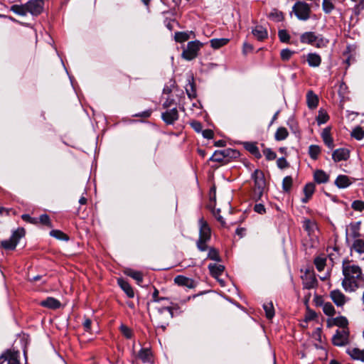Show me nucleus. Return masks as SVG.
I'll use <instances>...</instances> for the list:
<instances>
[{
  "label": "nucleus",
  "instance_id": "obj_30",
  "mask_svg": "<svg viewBox=\"0 0 364 364\" xmlns=\"http://www.w3.org/2000/svg\"><path fill=\"white\" fill-rule=\"evenodd\" d=\"M268 18L275 22H280L284 19V14L282 11L273 9L268 14Z\"/></svg>",
  "mask_w": 364,
  "mask_h": 364
},
{
  "label": "nucleus",
  "instance_id": "obj_47",
  "mask_svg": "<svg viewBox=\"0 0 364 364\" xmlns=\"http://www.w3.org/2000/svg\"><path fill=\"white\" fill-rule=\"evenodd\" d=\"M208 257L214 261H217V262L220 261V257L218 255V252L214 248H210L209 250Z\"/></svg>",
  "mask_w": 364,
  "mask_h": 364
},
{
  "label": "nucleus",
  "instance_id": "obj_19",
  "mask_svg": "<svg viewBox=\"0 0 364 364\" xmlns=\"http://www.w3.org/2000/svg\"><path fill=\"white\" fill-rule=\"evenodd\" d=\"M348 354L354 360H360L364 362V349L350 348L347 350Z\"/></svg>",
  "mask_w": 364,
  "mask_h": 364
},
{
  "label": "nucleus",
  "instance_id": "obj_26",
  "mask_svg": "<svg viewBox=\"0 0 364 364\" xmlns=\"http://www.w3.org/2000/svg\"><path fill=\"white\" fill-rule=\"evenodd\" d=\"M303 227L309 235L314 234L315 231L317 230V225L316 222L314 220H311L309 219H305L304 220Z\"/></svg>",
  "mask_w": 364,
  "mask_h": 364
},
{
  "label": "nucleus",
  "instance_id": "obj_22",
  "mask_svg": "<svg viewBox=\"0 0 364 364\" xmlns=\"http://www.w3.org/2000/svg\"><path fill=\"white\" fill-rule=\"evenodd\" d=\"M306 102L310 109H315L318 106V98L311 90L307 92Z\"/></svg>",
  "mask_w": 364,
  "mask_h": 364
},
{
  "label": "nucleus",
  "instance_id": "obj_25",
  "mask_svg": "<svg viewBox=\"0 0 364 364\" xmlns=\"http://www.w3.org/2000/svg\"><path fill=\"white\" fill-rule=\"evenodd\" d=\"M306 60L311 67H318L321 63V58L316 53H309L306 56Z\"/></svg>",
  "mask_w": 364,
  "mask_h": 364
},
{
  "label": "nucleus",
  "instance_id": "obj_50",
  "mask_svg": "<svg viewBox=\"0 0 364 364\" xmlns=\"http://www.w3.org/2000/svg\"><path fill=\"white\" fill-rule=\"evenodd\" d=\"M278 36L282 42L287 43L289 41L290 36L286 30H280Z\"/></svg>",
  "mask_w": 364,
  "mask_h": 364
},
{
  "label": "nucleus",
  "instance_id": "obj_4",
  "mask_svg": "<svg viewBox=\"0 0 364 364\" xmlns=\"http://www.w3.org/2000/svg\"><path fill=\"white\" fill-rule=\"evenodd\" d=\"M252 178L255 181V197L257 200L260 199L265 188V180L263 173L261 171L255 170L252 175Z\"/></svg>",
  "mask_w": 364,
  "mask_h": 364
},
{
  "label": "nucleus",
  "instance_id": "obj_45",
  "mask_svg": "<svg viewBox=\"0 0 364 364\" xmlns=\"http://www.w3.org/2000/svg\"><path fill=\"white\" fill-rule=\"evenodd\" d=\"M354 250L359 252H364V242L362 240H356L353 243Z\"/></svg>",
  "mask_w": 364,
  "mask_h": 364
},
{
  "label": "nucleus",
  "instance_id": "obj_8",
  "mask_svg": "<svg viewBox=\"0 0 364 364\" xmlns=\"http://www.w3.org/2000/svg\"><path fill=\"white\" fill-rule=\"evenodd\" d=\"M333 343L337 346H342L348 342V331L346 328H343L337 330L332 338Z\"/></svg>",
  "mask_w": 364,
  "mask_h": 364
},
{
  "label": "nucleus",
  "instance_id": "obj_46",
  "mask_svg": "<svg viewBox=\"0 0 364 364\" xmlns=\"http://www.w3.org/2000/svg\"><path fill=\"white\" fill-rule=\"evenodd\" d=\"M292 186V178L290 176H286L283 179L282 187L285 191H289Z\"/></svg>",
  "mask_w": 364,
  "mask_h": 364
},
{
  "label": "nucleus",
  "instance_id": "obj_49",
  "mask_svg": "<svg viewBox=\"0 0 364 364\" xmlns=\"http://www.w3.org/2000/svg\"><path fill=\"white\" fill-rule=\"evenodd\" d=\"M120 331L127 338H132V330L127 326L122 324L120 326Z\"/></svg>",
  "mask_w": 364,
  "mask_h": 364
},
{
  "label": "nucleus",
  "instance_id": "obj_58",
  "mask_svg": "<svg viewBox=\"0 0 364 364\" xmlns=\"http://www.w3.org/2000/svg\"><path fill=\"white\" fill-rule=\"evenodd\" d=\"M191 126L197 132L202 131V124L199 122L192 121L191 122Z\"/></svg>",
  "mask_w": 364,
  "mask_h": 364
},
{
  "label": "nucleus",
  "instance_id": "obj_11",
  "mask_svg": "<svg viewBox=\"0 0 364 364\" xmlns=\"http://www.w3.org/2000/svg\"><path fill=\"white\" fill-rule=\"evenodd\" d=\"M199 238L208 240L210 238V228L203 218L199 219Z\"/></svg>",
  "mask_w": 364,
  "mask_h": 364
},
{
  "label": "nucleus",
  "instance_id": "obj_24",
  "mask_svg": "<svg viewBox=\"0 0 364 364\" xmlns=\"http://www.w3.org/2000/svg\"><path fill=\"white\" fill-rule=\"evenodd\" d=\"M318 36L313 32H306L301 36V42L303 43H308L314 45V42L317 41Z\"/></svg>",
  "mask_w": 364,
  "mask_h": 364
},
{
  "label": "nucleus",
  "instance_id": "obj_41",
  "mask_svg": "<svg viewBox=\"0 0 364 364\" xmlns=\"http://www.w3.org/2000/svg\"><path fill=\"white\" fill-rule=\"evenodd\" d=\"M326 259L323 257H316L314 260L315 266L318 272L324 269Z\"/></svg>",
  "mask_w": 364,
  "mask_h": 364
},
{
  "label": "nucleus",
  "instance_id": "obj_7",
  "mask_svg": "<svg viewBox=\"0 0 364 364\" xmlns=\"http://www.w3.org/2000/svg\"><path fill=\"white\" fill-rule=\"evenodd\" d=\"M329 297L337 307L343 306L349 301V299L340 289L331 291Z\"/></svg>",
  "mask_w": 364,
  "mask_h": 364
},
{
  "label": "nucleus",
  "instance_id": "obj_40",
  "mask_svg": "<svg viewBox=\"0 0 364 364\" xmlns=\"http://www.w3.org/2000/svg\"><path fill=\"white\" fill-rule=\"evenodd\" d=\"M321 152V149L317 145H311L309 148V154L311 159H316Z\"/></svg>",
  "mask_w": 364,
  "mask_h": 364
},
{
  "label": "nucleus",
  "instance_id": "obj_14",
  "mask_svg": "<svg viewBox=\"0 0 364 364\" xmlns=\"http://www.w3.org/2000/svg\"><path fill=\"white\" fill-rule=\"evenodd\" d=\"M138 358L144 363H151L154 361L152 353L149 348H141L138 353Z\"/></svg>",
  "mask_w": 364,
  "mask_h": 364
},
{
  "label": "nucleus",
  "instance_id": "obj_55",
  "mask_svg": "<svg viewBox=\"0 0 364 364\" xmlns=\"http://www.w3.org/2000/svg\"><path fill=\"white\" fill-rule=\"evenodd\" d=\"M159 291L158 290L155 289L154 292L153 293V303L154 305H160V301H166L167 299L165 298H159L158 297Z\"/></svg>",
  "mask_w": 364,
  "mask_h": 364
},
{
  "label": "nucleus",
  "instance_id": "obj_63",
  "mask_svg": "<svg viewBox=\"0 0 364 364\" xmlns=\"http://www.w3.org/2000/svg\"><path fill=\"white\" fill-rule=\"evenodd\" d=\"M203 136L206 139H212L214 136L213 132L210 129H205L203 131Z\"/></svg>",
  "mask_w": 364,
  "mask_h": 364
},
{
  "label": "nucleus",
  "instance_id": "obj_43",
  "mask_svg": "<svg viewBox=\"0 0 364 364\" xmlns=\"http://www.w3.org/2000/svg\"><path fill=\"white\" fill-rule=\"evenodd\" d=\"M351 136L357 140H360L364 136V131L361 127H357L353 130Z\"/></svg>",
  "mask_w": 364,
  "mask_h": 364
},
{
  "label": "nucleus",
  "instance_id": "obj_52",
  "mask_svg": "<svg viewBox=\"0 0 364 364\" xmlns=\"http://www.w3.org/2000/svg\"><path fill=\"white\" fill-rule=\"evenodd\" d=\"M38 219V222L41 223L46 225L48 227H51L50 220L49 216L46 214L41 215Z\"/></svg>",
  "mask_w": 364,
  "mask_h": 364
},
{
  "label": "nucleus",
  "instance_id": "obj_62",
  "mask_svg": "<svg viewBox=\"0 0 364 364\" xmlns=\"http://www.w3.org/2000/svg\"><path fill=\"white\" fill-rule=\"evenodd\" d=\"M336 324L340 326H346L348 324V321L344 317L337 318L336 320Z\"/></svg>",
  "mask_w": 364,
  "mask_h": 364
},
{
  "label": "nucleus",
  "instance_id": "obj_38",
  "mask_svg": "<svg viewBox=\"0 0 364 364\" xmlns=\"http://www.w3.org/2000/svg\"><path fill=\"white\" fill-rule=\"evenodd\" d=\"M190 38V33L188 32H176L174 39L176 42L183 43Z\"/></svg>",
  "mask_w": 364,
  "mask_h": 364
},
{
  "label": "nucleus",
  "instance_id": "obj_51",
  "mask_svg": "<svg viewBox=\"0 0 364 364\" xmlns=\"http://www.w3.org/2000/svg\"><path fill=\"white\" fill-rule=\"evenodd\" d=\"M352 208L355 210L362 211L364 210V202L362 200H355L352 203Z\"/></svg>",
  "mask_w": 364,
  "mask_h": 364
},
{
  "label": "nucleus",
  "instance_id": "obj_17",
  "mask_svg": "<svg viewBox=\"0 0 364 364\" xmlns=\"http://www.w3.org/2000/svg\"><path fill=\"white\" fill-rule=\"evenodd\" d=\"M252 33L259 41H263L268 36L266 28L262 26H256L252 30Z\"/></svg>",
  "mask_w": 364,
  "mask_h": 364
},
{
  "label": "nucleus",
  "instance_id": "obj_20",
  "mask_svg": "<svg viewBox=\"0 0 364 364\" xmlns=\"http://www.w3.org/2000/svg\"><path fill=\"white\" fill-rule=\"evenodd\" d=\"M117 282L128 297L133 298L134 296V290L127 282L124 281L123 279H119Z\"/></svg>",
  "mask_w": 364,
  "mask_h": 364
},
{
  "label": "nucleus",
  "instance_id": "obj_34",
  "mask_svg": "<svg viewBox=\"0 0 364 364\" xmlns=\"http://www.w3.org/2000/svg\"><path fill=\"white\" fill-rule=\"evenodd\" d=\"M322 309L323 313L329 316H332L336 314L335 308L331 302L323 303Z\"/></svg>",
  "mask_w": 364,
  "mask_h": 364
},
{
  "label": "nucleus",
  "instance_id": "obj_42",
  "mask_svg": "<svg viewBox=\"0 0 364 364\" xmlns=\"http://www.w3.org/2000/svg\"><path fill=\"white\" fill-rule=\"evenodd\" d=\"M50 235L60 240L67 241L69 239L67 235L63 233L62 231L58 230H52L50 232Z\"/></svg>",
  "mask_w": 364,
  "mask_h": 364
},
{
  "label": "nucleus",
  "instance_id": "obj_36",
  "mask_svg": "<svg viewBox=\"0 0 364 364\" xmlns=\"http://www.w3.org/2000/svg\"><path fill=\"white\" fill-rule=\"evenodd\" d=\"M289 135L288 131L284 127H279L277 129L274 137L277 141H282L285 139Z\"/></svg>",
  "mask_w": 364,
  "mask_h": 364
},
{
  "label": "nucleus",
  "instance_id": "obj_10",
  "mask_svg": "<svg viewBox=\"0 0 364 364\" xmlns=\"http://www.w3.org/2000/svg\"><path fill=\"white\" fill-rule=\"evenodd\" d=\"M161 117L167 124H173L178 119V110L176 107L167 110L162 113Z\"/></svg>",
  "mask_w": 364,
  "mask_h": 364
},
{
  "label": "nucleus",
  "instance_id": "obj_32",
  "mask_svg": "<svg viewBox=\"0 0 364 364\" xmlns=\"http://www.w3.org/2000/svg\"><path fill=\"white\" fill-rule=\"evenodd\" d=\"M314 179L318 183H326L328 180V176L322 170H318L314 173Z\"/></svg>",
  "mask_w": 364,
  "mask_h": 364
},
{
  "label": "nucleus",
  "instance_id": "obj_56",
  "mask_svg": "<svg viewBox=\"0 0 364 364\" xmlns=\"http://www.w3.org/2000/svg\"><path fill=\"white\" fill-rule=\"evenodd\" d=\"M22 219L24 221L28 222L32 224H38V219L36 218H32L29 215L24 214L21 216Z\"/></svg>",
  "mask_w": 364,
  "mask_h": 364
},
{
  "label": "nucleus",
  "instance_id": "obj_57",
  "mask_svg": "<svg viewBox=\"0 0 364 364\" xmlns=\"http://www.w3.org/2000/svg\"><path fill=\"white\" fill-rule=\"evenodd\" d=\"M18 356V353H12L8 359V364H20Z\"/></svg>",
  "mask_w": 364,
  "mask_h": 364
},
{
  "label": "nucleus",
  "instance_id": "obj_29",
  "mask_svg": "<svg viewBox=\"0 0 364 364\" xmlns=\"http://www.w3.org/2000/svg\"><path fill=\"white\" fill-rule=\"evenodd\" d=\"M124 272L127 275L136 280L139 284L143 281V276L140 272L135 271L132 269H127Z\"/></svg>",
  "mask_w": 364,
  "mask_h": 364
},
{
  "label": "nucleus",
  "instance_id": "obj_18",
  "mask_svg": "<svg viewBox=\"0 0 364 364\" xmlns=\"http://www.w3.org/2000/svg\"><path fill=\"white\" fill-rule=\"evenodd\" d=\"M351 183L350 178L346 175H339L335 181V184L339 188H346Z\"/></svg>",
  "mask_w": 364,
  "mask_h": 364
},
{
  "label": "nucleus",
  "instance_id": "obj_13",
  "mask_svg": "<svg viewBox=\"0 0 364 364\" xmlns=\"http://www.w3.org/2000/svg\"><path fill=\"white\" fill-rule=\"evenodd\" d=\"M301 278L304 288L309 289L316 287L317 280L313 273L306 272Z\"/></svg>",
  "mask_w": 364,
  "mask_h": 364
},
{
  "label": "nucleus",
  "instance_id": "obj_48",
  "mask_svg": "<svg viewBox=\"0 0 364 364\" xmlns=\"http://www.w3.org/2000/svg\"><path fill=\"white\" fill-rule=\"evenodd\" d=\"M315 191V186L313 183H308L304 188L305 196L311 197Z\"/></svg>",
  "mask_w": 364,
  "mask_h": 364
},
{
  "label": "nucleus",
  "instance_id": "obj_61",
  "mask_svg": "<svg viewBox=\"0 0 364 364\" xmlns=\"http://www.w3.org/2000/svg\"><path fill=\"white\" fill-rule=\"evenodd\" d=\"M189 86H190V89L186 88L187 95L189 97V98H191V99L194 98L196 97V91L194 90L193 85L190 83Z\"/></svg>",
  "mask_w": 364,
  "mask_h": 364
},
{
  "label": "nucleus",
  "instance_id": "obj_53",
  "mask_svg": "<svg viewBox=\"0 0 364 364\" xmlns=\"http://www.w3.org/2000/svg\"><path fill=\"white\" fill-rule=\"evenodd\" d=\"M208 240H203L201 238H199L197 242V247L200 251H205L208 248L206 245V242H208Z\"/></svg>",
  "mask_w": 364,
  "mask_h": 364
},
{
  "label": "nucleus",
  "instance_id": "obj_21",
  "mask_svg": "<svg viewBox=\"0 0 364 364\" xmlns=\"http://www.w3.org/2000/svg\"><path fill=\"white\" fill-rule=\"evenodd\" d=\"M321 137L323 139V141L324 144L330 149H333L334 144H333V140L331 136V129L329 127L325 128L322 133H321Z\"/></svg>",
  "mask_w": 364,
  "mask_h": 364
},
{
  "label": "nucleus",
  "instance_id": "obj_33",
  "mask_svg": "<svg viewBox=\"0 0 364 364\" xmlns=\"http://www.w3.org/2000/svg\"><path fill=\"white\" fill-rule=\"evenodd\" d=\"M335 0H323L322 9L325 14H330L335 9Z\"/></svg>",
  "mask_w": 364,
  "mask_h": 364
},
{
  "label": "nucleus",
  "instance_id": "obj_3",
  "mask_svg": "<svg viewBox=\"0 0 364 364\" xmlns=\"http://www.w3.org/2000/svg\"><path fill=\"white\" fill-rule=\"evenodd\" d=\"M292 12L300 21H307L311 12V6L305 1H298L292 7Z\"/></svg>",
  "mask_w": 364,
  "mask_h": 364
},
{
  "label": "nucleus",
  "instance_id": "obj_6",
  "mask_svg": "<svg viewBox=\"0 0 364 364\" xmlns=\"http://www.w3.org/2000/svg\"><path fill=\"white\" fill-rule=\"evenodd\" d=\"M25 232L23 229H18L16 230L9 240L1 242V245L7 250H14L18 244L19 240L24 236Z\"/></svg>",
  "mask_w": 364,
  "mask_h": 364
},
{
  "label": "nucleus",
  "instance_id": "obj_44",
  "mask_svg": "<svg viewBox=\"0 0 364 364\" xmlns=\"http://www.w3.org/2000/svg\"><path fill=\"white\" fill-rule=\"evenodd\" d=\"M294 53V51L289 49H283L280 53V56L282 60L287 61L290 59L291 55Z\"/></svg>",
  "mask_w": 364,
  "mask_h": 364
},
{
  "label": "nucleus",
  "instance_id": "obj_54",
  "mask_svg": "<svg viewBox=\"0 0 364 364\" xmlns=\"http://www.w3.org/2000/svg\"><path fill=\"white\" fill-rule=\"evenodd\" d=\"M263 154L268 160H273L276 158V154L270 149H265L263 151Z\"/></svg>",
  "mask_w": 364,
  "mask_h": 364
},
{
  "label": "nucleus",
  "instance_id": "obj_35",
  "mask_svg": "<svg viewBox=\"0 0 364 364\" xmlns=\"http://www.w3.org/2000/svg\"><path fill=\"white\" fill-rule=\"evenodd\" d=\"M264 310L265 311L266 317L268 319H272L274 316V306L272 302L264 303L263 304Z\"/></svg>",
  "mask_w": 364,
  "mask_h": 364
},
{
  "label": "nucleus",
  "instance_id": "obj_16",
  "mask_svg": "<svg viewBox=\"0 0 364 364\" xmlns=\"http://www.w3.org/2000/svg\"><path fill=\"white\" fill-rule=\"evenodd\" d=\"M174 282L179 286H183L188 288H193L195 286L193 280L181 275L176 277Z\"/></svg>",
  "mask_w": 364,
  "mask_h": 364
},
{
  "label": "nucleus",
  "instance_id": "obj_37",
  "mask_svg": "<svg viewBox=\"0 0 364 364\" xmlns=\"http://www.w3.org/2000/svg\"><path fill=\"white\" fill-rule=\"evenodd\" d=\"M245 148L250 151L251 154H254L257 157L260 156L259 151L256 146V144L253 142H246L245 143Z\"/></svg>",
  "mask_w": 364,
  "mask_h": 364
},
{
  "label": "nucleus",
  "instance_id": "obj_23",
  "mask_svg": "<svg viewBox=\"0 0 364 364\" xmlns=\"http://www.w3.org/2000/svg\"><path fill=\"white\" fill-rule=\"evenodd\" d=\"M208 269L210 272L211 275L218 279L220 275L223 272L225 267L222 264H210Z\"/></svg>",
  "mask_w": 364,
  "mask_h": 364
},
{
  "label": "nucleus",
  "instance_id": "obj_59",
  "mask_svg": "<svg viewBox=\"0 0 364 364\" xmlns=\"http://www.w3.org/2000/svg\"><path fill=\"white\" fill-rule=\"evenodd\" d=\"M277 164L278 167L280 168H284L288 166V163H287V160L283 157L278 159Z\"/></svg>",
  "mask_w": 364,
  "mask_h": 364
},
{
  "label": "nucleus",
  "instance_id": "obj_9",
  "mask_svg": "<svg viewBox=\"0 0 364 364\" xmlns=\"http://www.w3.org/2000/svg\"><path fill=\"white\" fill-rule=\"evenodd\" d=\"M26 4L27 13L38 16L42 12L44 3L41 0H30Z\"/></svg>",
  "mask_w": 364,
  "mask_h": 364
},
{
  "label": "nucleus",
  "instance_id": "obj_60",
  "mask_svg": "<svg viewBox=\"0 0 364 364\" xmlns=\"http://www.w3.org/2000/svg\"><path fill=\"white\" fill-rule=\"evenodd\" d=\"M254 210L259 214H264L266 212L264 206L261 203L256 204L254 207Z\"/></svg>",
  "mask_w": 364,
  "mask_h": 364
},
{
  "label": "nucleus",
  "instance_id": "obj_39",
  "mask_svg": "<svg viewBox=\"0 0 364 364\" xmlns=\"http://www.w3.org/2000/svg\"><path fill=\"white\" fill-rule=\"evenodd\" d=\"M329 117L326 111L323 109H320L318 111V114L316 118L317 122L318 125L325 124L328 122Z\"/></svg>",
  "mask_w": 364,
  "mask_h": 364
},
{
  "label": "nucleus",
  "instance_id": "obj_12",
  "mask_svg": "<svg viewBox=\"0 0 364 364\" xmlns=\"http://www.w3.org/2000/svg\"><path fill=\"white\" fill-rule=\"evenodd\" d=\"M349 156V150L344 148L337 149L332 154V159L335 162L346 161L348 159Z\"/></svg>",
  "mask_w": 364,
  "mask_h": 364
},
{
  "label": "nucleus",
  "instance_id": "obj_64",
  "mask_svg": "<svg viewBox=\"0 0 364 364\" xmlns=\"http://www.w3.org/2000/svg\"><path fill=\"white\" fill-rule=\"evenodd\" d=\"M364 9V4H363V1H361L359 4H358L355 6V13L356 14H359L360 12L361 11H363Z\"/></svg>",
  "mask_w": 364,
  "mask_h": 364
},
{
  "label": "nucleus",
  "instance_id": "obj_1",
  "mask_svg": "<svg viewBox=\"0 0 364 364\" xmlns=\"http://www.w3.org/2000/svg\"><path fill=\"white\" fill-rule=\"evenodd\" d=\"M342 272L344 277L341 285L346 292H353L363 286V275L358 265L349 261H343Z\"/></svg>",
  "mask_w": 364,
  "mask_h": 364
},
{
  "label": "nucleus",
  "instance_id": "obj_2",
  "mask_svg": "<svg viewBox=\"0 0 364 364\" xmlns=\"http://www.w3.org/2000/svg\"><path fill=\"white\" fill-rule=\"evenodd\" d=\"M173 318V311L169 306H163L161 305H156L154 306L152 313V319L158 327L164 331L168 321Z\"/></svg>",
  "mask_w": 364,
  "mask_h": 364
},
{
  "label": "nucleus",
  "instance_id": "obj_27",
  "mask_svg": "<svg viewBox=\"0 0 364 364\" xmlns=\"http://www.w3.org/2000/svg\"><path fill=\"white\" fill-rule=\"evenodd\" d=\"M230 149L215 151L210 158L213 161L220 162L229 154Z\"/></svg>",
  "mask_w": 364,
  "mask_h": 364
},
{
  "label": "nucleus",
  "instance_id": "obj_15",
  "mask_svg": "<svg viewBox=\"0 0 364 364\" xmlns=\"http://www.w3.org/2000/svg\"><path fill=\"white\" fill-rule=\"evenodd\" d=\"M40 304L42 306L51 309H58L61 306L60 302L53 297H48L46 299L41 301Z\"/></svg>",
  "mask_w": 364,
  "mask_h": 364
},
{
  "label": "nucleus",
  "instance_id": "obj_28",
  "mask_svg": "<svg viewBox=\"0 0 364 364\" xmlns=\"http://www.w3.org/2000/svg\"><path fill=\"white\" fill-rule=\"evenodd\" d=\"M229 42L228 38H213L210 41V46L214 49H218L225 46Z\"/></svg>",
  "mask_w": 364,
  "mask_h": 364
},
{
  "label": "nucleus",
  "instance_id": "obj_5",
  "mask_svg": "<svg viewBox=\"0 0 364 364\" xmlns=\"http://www.w3.org/2000/svg\"><path fill=\"white\" fill-rule=\"evenodd\" d=\"M203 44L199 41L188 42L186 48L181 53V57L186 60H192L198 56Z\"/></svg>",
  "mask_w": 364,
  "mask_h": 364
},
{
  "label": "nucleus",
  "instance_id": "obj_31",
  "mask_svg": "<svg viewBox=\"0 0 364 364\" xmlns=\"http://www.w3.org/2000/svg\"><path fill=\"white\" fill-rule=\"evenodd\" d=\"M10 10L11 11H13L14 14L19 15V16H23L28 14L26 4H23V5H17V4L13 5L11 7Z\"/></svg>",
  "mask_w": 364,
  "mask_h": 364
}]
</instances>
